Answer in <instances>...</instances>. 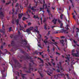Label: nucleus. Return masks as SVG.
<instances>
[{"mask_svg":"<svg viewBox=\"0 0 79 79\" xmlns=\"http://www.w3.org/2000/svg\"><path fill=\"white\" fill-rule=\"evenodd\" d=\"M59 66L60 67V70L59 69H57V73H60V74H58L57 75H54V78H55V79H58V77H59L60 76H63L64 77V79H66V77H64V76L66 75L67 76V79H69V74H65V75H64V73H61L64 71V70L63 69L62 67H61V62H59Z\"/></svg>","mask_w":79,"mask_h":79,"instance_id":"f257e3e1","label":"nucleus"},{"mask_svg":"<svg viewBox=\"0 0 79 79\" xmlns=\"http://www.w3.org/2000/svg\"><path fill=\"white\" fill-rule=\"evenodd\" d=\"M32 67V64L31 63H29V67L28 68H27L26 67H23V69H26L27 70V69L29 70V71H26V72L27 73H31V69L32 71H33V69L32 68H31Z\"/></svg>","mask_w":79,"mask_h":79,"instance_id":"f03ea898","label":"nucleus"},{"mask_svg":"<svg viewBox=\"0 0 79 79\" xmlns=\"http://www.w3.org/2000/svg\"><path fill=\"white\" fill-rule=\"evenodd\" d=\"M14 61L15 63V64L17 65V67H18V68H21V64H20V63L19 62L18 60L16 59H14Z\"/></svg>","mask_w":79,"mask_h":79,"instance_id":"7ed1b4c3","label":"nucleus"},{"mask_svg":"<svg viewBox=\"0 0 79 79\" xmlns=\"http://www.w3.org/2000/svg\"><path fill=\"white\" fill-rule=\"evenodd\" d=\"M2 30H0V32L4 33V31H5V27H4V25H3V24L2 25Z\"/></svg>","mask_w":79,"mask_h":79,"instance_id":"20e7f679","label":"nucleus"},{"mask_svg":"<svg viewBox=\"0 0 79 79\" xmlns=\"http://www.w3.org/2000/svg\"><path fill=\"white\" fill-rule=\"evenodd\" d=\"M35 29L34 31L36 32H37L38 34H39V33H40V32H39V31H38V29H37V27H35Z\"/></svg>","mask_w":79,"mask_h":79,"instance_id":"39448f33","label":"nucleus"},{"mask_svg":"<svg viewBox=\"0 0 79 79\" xmlns=\"http://www.w3.org/2000/svg\"><path fill=\"white\" fill-rule=\"evenodd\" d=\"M78 53H72V55H73V56H75V57H78Z\"/></svg>","mask_w":79,"mask_h":79,"instance_id":"423d86ee","label":"nucleus"},{"mask_svg":"<svg viewBox=\"0 0 79 79\" xmlns=\"http://www.w3.org/2000/svg\"><path fill=\"white\" fill-rule=\"evenodd\" d=\"M31 28H28L26 30V31L27 32H31V30H32V29H33V27H31Z\"/></svg>","mask_w":79,"mask_h":79,"instance_id":"0eeeda50","label":"nucleus"},{"mask_svg":"<svg viewBox=\"0 0 79 79\" xmlns=\"http://www.w3.org/2000/svg\"><path fill=\"white\" fill-rule=\"evenodd\" d=\"M22 42H25V44H24L23 45L25 44V45H27V41L26 40H22Z\"/></svg>","mask_w":79,"mask_h":79,"instance_id":"6e6552de","label":"nucleus"},{"mask_svg":"<svg viewBox=\"0 0 79 79\" xmlns=\"http://www.w3.org/2000/svg\"><path fill=\"white\" fill-rule=\"evenodd\" d=\"M2 10V8H0V10ZM1 16L2 17H4V15L3 14L2 12H0V16Z\"/></svg>","mask_w":79,"mask_h":79,"instance_id":"1a4fd4ad","label":"nucleus"},{"mask_svg":"<svg viewBox=\"0 0 79 79\" xmlns=\"http://www.w3.org/2000/svg\"><path fill=\"white\" fill-rule=\"evenodd\" d=\"M66 30H65L64 29H62L60 31V32H61V33H65V34H66Z\"/></svg>","mask_w":79,"mask_h":79,"instance_id":"9d476101","label":"nucleus"},{"mask_svg":"<svg viewBox=\"0 0 79 79\" xmlns=\"http://www.w3.org/2000/svg\"><path fill=\"white\" fill-rule=\"evenodd\" d=\"M57 21V19H54L52 21V22H53L54 24H56Z\"/></svg>","mask_w":79,"mask_h":79,"instance_id":"9b49d317","label":"nucleus"},{"mask_svg":"<svg viewBox=\"0 0 79 79\" xmlns=\"http://www.w3.org/2000/svg\"><path fill=\"white\" fill-rule=\"evenodd\" d=\"M10 37L11 38H13L15 40H17V37H16V36H13V35H12L10 36Z\"/></svg>","mask_w":79,"mask_h":79,"instance_id":"f8f14e48","label":"nucleus"},{"mask_svg":"<svg viewBox=\"0 0 79 79\" xmlns=\"http://www.w3.org/2000/svg\"><path fill=\"white\" fill-rule=\"evenodd\" d=\"M23 15V14L22 13L21 14H19V19H21V17H22V16Z\"/></svg>","mask_w":79,"mask_h":79,"instance_id":"ddd939ff","label":"nucleus"},{"mask_svg":"<svg viewBox=\"0 0 79 79\" xmlns=\"http://www.w3.org/2000/svg\"><path fill=\"white\" fill-rule=\"evenodd\" d=\"M12 11H10L9 12V14L10 15H13L14 14V9H12Z\"/></svg>","mask_w":79,"mask_h":79,"instance_id":"4468645a","label":"nucleus"},{"mask_svg":"<svg viewBox=\"0 0 79 79\" xmlns=\"http://www.w3.org/2000/svg\"><path fill=\"white\" fill-rule=\"evenodd\" d=\"M19 58H20V59H23V60H24V56L21 55L20 56H19Z\"/></svg>","mask_w":79,"mask_h":79,"instance_id":"2eb2a0df","label":"nucleus"},{"mask_svg":"<svg viewBox=\"0 0 79 79\" xmlns=\"http://www.w3.org/2000/svg\"><path fill=\"white\" fill-rule=\"evenodd\" d=\"M11 46H14L15 45V41L13 40H12L11 41Z\"/></svg>","mask_w":79,"mask_h":79,"instance_id":"dca6fc26","label":"nucleus"},{"mask_svg":"<svg viewBox=\"0 0 79 79\" xmlns=\"http://www.w3.org/2000/svg\"><path fill=\"white\" fill-rule=\"evenodd\" d=\"M38 60H40V61H41V63H42V64H44V60H43L42 59H41V58L39 57H38Z\"/></svg>","mask_w":79,"mask_h":79,"instance_id":"f3484780","label":"nucleus"},{"mask_svg":"<svg viewBox=\"0 0 79 79\" xmlns=\"http://www.w3.org/2000/svg\"><path fill=\"white\" fill-rule=\"evenodd\" d=\"M44 6H46V8H47V5L46 4H45V5H44V4L43 5V8H40V10H44Z\"/></svg>","mask_w":79,"mask_h":79,"instance_id":"a211bd4d","label":"nucleus"},{"mask_svg":"<svg viewBox=\"0 0 79 79\" xmlns=\"http://www.w3.org/2000/svg\"><path fill=\"white\" fill-rule=\"evenodd\" d=\"M1 54H3V53L2 52V51L0 50V60H2V58L1 57Z\"/></svg>","mask_w":79,"mask_h":79,"instance_id":"6ab92c4d","label":"nucleus"},{"mask_svg":"<svg viewBox=\"0 0 79 79\" xmlns=\"http://www.w3.org/2000/svg\"><path fill=\"white\" fill-rule=\"evenodd\" d=\"M26 58L27 60H29V59L30 60H31L32 58H31V57L30 56H26Z\"/></svg>","mask_w":79,"mask_h":79,"instance_id":"aec40b11","label":"nucleus"},{"mask_svg":"<svg viewBox=\"0 0 79 79\" xmlns=\"http://www.w3.org/2000/svg\"><path fill=\"white\" fill-rule=\"evenodd\" d=\"M38 72L39 73L40 76H41L42 77H44V75L41 74V73H40V71H39V70H38Z\"/></svg>","mask_w":79,"mask_h":79,"instance_id":"412c9836","label":"nucleus"},{"mask_svg":"<svg viewBox=\"0 0 79 79\" xmlns=\"http://www.w3.org/2000/svg\"><path fill=\"white\" fill-rule=\"evenodd\" d=\"M73 41L74 44H76V45H77L78 47H79V45L77 44V41H76L74 40H73Z\"/></svg>","mask_w":79,"mask_h":79,"instance_id":"4be33fe9","label":"nucleus"},{"mask_svg":"<svg viewBox=\"0 0 79 79\" xmlns=\"http://www.w3.org/2000/svg\"><path fill=\"white\" fill-rule=\"evenodd\" d=\"M53 44H54V45H55V46H56V47H58V45H58V43L57 42H55L54 43H53Z\"/></svg>","mask_w":79,"mask_h":79,"instance_id":"5701e85b","label":"nucleus"},{"mask_svg":"<svg viewBox=\"0 0 79 79\" xmlns=\"http://www.w3.org/2000/svg\"><path fill=\"white\" fill-rule=\"evenodd\" d=\"M44 42L46 45V44H47L48 42V41H47V40H45L44 41Z\"/></svg>","mask_w":79,"mask_h":79,"instance_id":"b1692460","label":"nucleus"},{"mask_svg":"<svg viewBox=\"0 0 79 79\" xmlns=\"http://www.w3.org/2000/svg\"><path fill=\"white\" fill-rule=\"evenodd\" d=\"M19 5L18 4V3H17L15 5V8H17V10H19V7L18 6Z\"/></svg>","mask_w":79,"mask_h":79,"instance_id":"393cba45","label":"nucleus"},{"mask_svg":"<svg viewBox=\"0 0 79 79\" xmlns=\"http://www.w3.org/2000/svg\"><path fill=\"white\" fill-rule=\"evenodd\" d=\"M20 74H21V75H22V76H26V75H27V74H23L22 73V71H21V70H20Z\"/></svg>","mask_w":79,"mask_h":79,"instance_id":"a878e982","label":"nucleus"},{"mask_svg":"<svg viewBox=\"0 0 79 79\" xmlns=\"http://www.w3.org/2000/svg\"><path fill=\"white\" fill-rule=\"evenodd\" d=\"M15 22L17 23V25L19 24V19H17L15 20Z\"/></svg>","mask_w":79,"mask_h":79,"instance_id":"bb28decb","label":"nucleus"},{"mask_svg":"<svg viewBox=\"0 0 79 79\" xmlns=\"http://www.w3.org/2000/svg\"><path fill=\"white\" fill-rule=\"evenodd\" d=\"M60 43H61L62 44V45H64V44H63V43H64V40H60Z\"/></svg>","mask_w":79,"mask_h":79,"instance_id":"cd10ccee","label":"nucleus"},{"mask_svg":"<svg viewBox=\"0 0 79 79\" xmlns=\"http://www.w3.org/2000/svg\"><path fill=\"white\" fill-rule=\"evenodd\" d=\"M63 14H61L60 16V19H63Z\"/></svg>","mask_w":79,"mask_h":79,"instance_id":"c85d7f7f","label":"nucleus"},{"mask_svg":"<svg viewBox=\"0 0 79 79\" xmlns=\"http://www.w3.org/2000/svg\"><path fill=\"white\" fill-rule=\"evenodd\" d=\"M70 1L71 2V3H72V5L73 7H73H74V5L73 4V0H70Z\"/></svg>","mask_w":79,"mask_h":79,"instance_id":"c756f323","label":"nucleus"},{"mask_svg":"<svg viewBox=\"0 0 79 79\" xmlns=\"http://www.w3.org/2000/svg\"><path fill=\"white\" fill-rule=\"evenodd\" d=\"M53 59H52V61H51V63H52V64L54 65L55 66V63H53Z\"/></svg>","mask_w":79,"mask_h":79,"instance_id":"7c9ffc66","label":"nucleus"},{"mask_svg":"<svg viewBox=\"0 0 79 79\" xmlns=\"http://www.w3.org/2000/svg\"><path fill=\"white\" fill-rule=\"evenodd\" d=\"M22 77L23 79H27V78L26 77H25L23 75H22Z\"/></svg>","mask_w":79,"mask_h":79,"instance_id":"2f4dec72","label":"nucleus"},{"mask_svg":"<svg viewBox=\"0 0 79 79\" xmlns=\"http://www.w3.org/2000/svg\"><path fill=\"white\" fill-rule=\"evenodd\" d=\"M44 26V29L46 30L47 29V24L45 23V25Z\"/></svg>","mask_w":79,"mask_h":79,"instance_id":"473e14b6","label":"nucleus"},{"mask_svg":"<svg viewBox=\"0 0 79 79\" xmlns=\"http://www.w3.org/2000/svg\"><path fill=\"white\" fill-rule=\"evenodd\" d=\"M47 21V18H45L43 20V23H45V22H46Z\"/></svg>","mask_w":79,"mask_h":79,"instance_id":"72a5a7b5","label":"nucleus"},{"mask_svg":"<svg viewBox=\"0 0 79 79\" xmlns=\"http://www.w3.org/2000/svg\"><path fill=\"white\" fill-rule=\"evenodd\" d=\"M58 22L59 23V24H61V21L60 20V19H58Z\"/></svg>","mask_w":79,"mask_h":79,"instance_id":"f704fd0d","label":"nucleus"},{"mask_svg":"<svg viewBox=\"0 0 79 79\" xmlns=\"http://www.w3.org/2000/svg\"><path fill=\"white\" fill-rule=\"evenodd\" d=\"M63 25V23H61V24H60V28H62Z\"/></svg>","mask_w":79,"mask_h":79,"instance_id":"c9c22d12","label":"nucleus"},{"mask_svg":"<svg viewBox=\"0 0 79 79\" xmlns=\"http://www.w3.org/2000/svg\"><path fill=\"white\" fill-rule=\"evenodd\" d=\"M26 47H27V48L28 49V50H30V46H26Z\"/></svg>","mask_w":79,"mask_h":79,"instance_id":"e433bc0d","label":"nucleus"},{"mask_svg":"<svg viewBox=\"0 0 79 79\" xmlns=\"http://www.w3.org/2000/svg\"><path fill=\"white\" fill-rule=\"evenodd\" d=\"M11 29H12V27H10L9 28V32H11Z\"/></svg>","mask_w":79,"mask_h":79,"instance_id":"4c0bfd02","label":"nucleus"},{"mask_svg":"<svg viewBox=\"0 0 79 79\" xmlns=\"http://www.w3.org/2000/svg\"><path fill=\"white\" fill-rule=\"evenodd\" d=\"M26 19H27V18H26L25 17H23V21H25Z\"/></svg>","mask_w":79,"mask_h":79,"instance_id":"58836bf2","label":"nucleus"},{"mask_svg":"<svg viewBox=\"0 0 79 79\" xmlns=\"http://www.w3.org/2000/svg\"><path fill=\"white\" fill-rule=\"evenodd\" d=\"M47 11L48 13L49 14L50 12V10H48V8H47Z\"/></svg>","mask_w":79,"mask_h":79,"instance_id":"ea45409f","label":"nucleus"},{"mask_svg":"<svg viewBox=\"0 0 79 79\" xmlns=\"http://www.w3.org/2000/svg\"><path fill=\"white\" fill-rule=\"evenodd\" d=\"M50 34V31H49L48 33V34L47 35H49Z\"/></svg>","mask_w":79,"mask_h":79,"instance_id":"a19ab883","label":"nucleus"},{"mask_svg":"<svg viewBox=\"0 0 79 79\" xmlns=\"http://www.w3.org/2000/svg\"><path fill=\"white\" fill-rule=\"evenodd\" d=\"M11 3V1H10L9 2L6 3V5H9V3Z\"/></svg>","mask_w":79,"mask_h":79,"instance_id":"79ce46f5","label":"nucleus"},{"mask_svg":"<svg viewBox=\"0 0 79 79\" xmlns=\"http://www.w3.org/2000/svg\"><path fill=\"white\" fill-rule=\"evenodd\" d=\"M40 19V20H41V24H42V18L41 17Z\"/></svg>","mask_w":79,"mask_h":79,"instance_id":"37998d69","label":"nucleus"},{"mask_svg":"<svg viewBox=\"0 0 79 79\" xmlns=\"http://www.w3.org/2000/svg\"><path fill=\"white\" fill-rule=\"evenodd\" d=\"M73 18H74V19L75 20H76V17L75 16V15H74L73 16Z\"/></svg>","mask_w":79,"mask_h":79,"instance_id":"c03bdc74","label":"nucleus"},{"mask_svg":"<svg viewBox=\"0 0 79 79\" xmlns=\"http://www.w3.org/2000/svg\"><path fill=\"white\" fill-rule=\"evenodd\" d=\"M49 73V71H48L47 72V74H48V75H49V76H51L50 75V73Z\"/></svg>","mask_w":79,"mask_h":79,"instance_id":"a18cd8bd","label":"nucleus"},{"mask_svg":"<svg viewBox=\"0 0 79 79\" xmlns=\"http://www.w3.org/2000/svg\"><path fill=\"white\" fill-rule=\"evenodd\" d=\"M31 10H33L34 11H34H35V9H34V7H32L31 8Z\"/></svg>","mask_w":79,"mask_h":79,"instance_id":"49530a36","label":"nucleus"},{"mask_svg":"<svg viewBox=\"0 0 79 79\" xmlns=\"http://www.w3.org/2000/svg\"><path fill=\"white\" fill-rule=\"evenodd\" d=\"M17 73L18 76H19V73L18 72H16Z\"/></svg>","mask_w":79,"mask_h":79,"instance_id":"de8ad7c7","label":"nucleus"},{"mask_svg":"<svg viewBox=\"0 0 79 79\" xmlns=\"http://www.w3.org/2000/svg\"><path fill=\"white\" fill-rule=\"evenodd\" d=\"M44 37L45 38H46V39H45V40H47L48 39V37H47V36H45Z\"/></svg>","mask_w":79,"mask_h":79,"instance_id":"09e8293b","label":"nucleus"},{"mask_svg":"<svg viewBox=\"0 0 79 79\" xmlns=\"http://www.w3.org/2000/svg\"><path fill=\"white\" fill-rule=\"evenodd\" d=\"M3 46L2 45L1 47L0 48V49H1V50H3Z\"/></svg>","mask_w":79,"mask_h":79,"instance_id":"8fccbe9b","label":"nucleus"},{"mask_svg":"<svg viewBox=\"0 0 79 79\" xmlns=\"http://www.w3.org/2000/svg\"><path fill=\"white\" fill-rule=\"evenodd\" d=\"M1 2H3V3H5V1L4 0H1Z\"/></svg>","mask_w":79,"mask_h":79,"instance_id":"3c124183","label":"nucleus"},{"mask_svg":"<svg viewBox=\"0 0 79 79\" xmlns=\"http://www.w3.org/2000/svg\"><path fill=\"white\" fill-rule=\"evenodd\" d=\"M29 8H31V4H30L29 6H28Z\"/></svg>","mask_w":79,"mask_h":79,"instance_id":"603ef678","label":"nucleus"},{"mask_svg":"<svg viewBox=\"0 0 79 79\" xmlns=\"http://www.w3.org/2000/svg\"><path fill=\"white\" fill-rule=\"evenodd\" d=\"M45 60H46L47 61H49V59H45Z\"/></svg>","mask_w":79,"mask_h":79,"instance_id":"864d4df0","label":"nucleus"},{"mask_svg":"<svg viewBox=\"0 0 79 79\" xmlns=\"http://www.w3.org/2000/svg\"><path fill=\"white\" fill-rule=\"evenodd\" d=\"M39 53H40V55H42V53H43V52H39Z\"/></svg>","mask_w":79,"mask_h":79,"instance_id":"5fc2aeb1","label":"nucleus"},{"mask_svg":"<svg viewBox=\"0 0 79 79\" xmlns=\"http://www.w3.org/2000/svg\"><path fill=\"white\" fill-rule=\"evenodd\" d=\"M66 58L67 60H69V57L67 56V57Z\"/></svg>","mask_w":79,"mask_h":79,"instance_id":"6e6d98bb","label":"nucleus"},{"mask_svg":"<svg viewBox=\"0 0 79 79\" xmlns=\"http://www.w3.org/2000/svg\"><path fill=\"white\" fill-rule=\"evenodd\" d=\"M60 38H61V39H63L64 38V36H61Z\"/></svg>","mask_w":79,"mask_h":79,"instance_id":"4d7b16f0","label":"nucleus"},{"mask_svg":"<svg viewBox=\"0 0 79 79\" xmlns=\"http://www.w3.org/2000/svg\"><path fill=\"white\" fill-rule=\"evenodd\" d=\"M38 47H40V48H42V47H41V46H40V44L39 45L38 44Z\"/></svg>","mask_w":79,"mask_h":79,"instance_id":"13d9d810","label":"nucleus"},{"mask_svg":"<svg viewBox=\"0 0 79 79\" xmlns=\"http://www.w3.org/2000/svg\"><path fill=\"white\" fill-rule=\"evenodd\" d=\"M52 10H55V8L53 7H52Z\"/></svg>","mask_w":79,"mask_h":79,"instance_id":"bf43d9fd","label":"nucleus"},{"mask_svg":"<svg viewBox=\"0 0 79 79\" xmlns=\"http://www.w3.org/2000/svg\"><path fill=\"white\" fill-rule=\"evenodd\" d=\"M55 47H53L52 50L53 51V52L55 51Z\"/></svg>","mask_w":79,"mask_h":79,"instance_id":"052dcab7","label":"nucleus"},{"mask_svg":"<svg viewBox=\"0 0 79 79\" xmlns=\"http://www.w3.org/2000/svg\"><path fill=\"white\" fill-rule=\"evenodd\" d=\"M36 18H38V20L40 19L39 18V17H38V16H36Z\"/></svg>","mask_w":79,"mask_h":79,"instance_id":"680f3d73","label":"nucleus"},{"mask_svg":"<svg viewBox=\"0 0 79 79\" xmlns=\"http://www.w3.org/2000/svg\"><path fill=\"white\" fill-rule=\"evenodd\" d=\"M56 27V26H52V29H53V28H54V27Z\"/></svg>","mask_w":79,"mask_h":79,"instance_id":"e2e57ef3","label":"nucleus"},{"mask_svg":"<svg viewBox=\"0 0 79 79\" xmlns=\"http://www.w3.org/2000/svg\"><path fill=\"white\" fill-rule=\"evenodd\" d=\"M31 24V23H28V26H30Z\"/></svg>","mask_w":79,"mask_h":79,"instance_id":"0e129e2a","label":"nucleus"},{"mask_svg":"<svg viewBox=\"0 0 79 79\" xmlns=\"http://www.w3.org/2000/svg\"><path fill=\"white\" fill-rule=\"evenodd\" d=\"M12 23L13 24L14 23V20H12Z\"/></svg>","mask_w":79,"mask_h":79,"instance_id":"69168bd1","label":"nucleus"},{"mask_svg":"<svg viewBox=\"0 0 79 79\" xmlns=\"http://www.w3.org/2000/svg\"><path fill=\"white\" fill-rule=\"evenodd\" d=\"M31 62V63H33L34 62V60H31L30 61Z\"/></svg>","mask_w":79,"mask_h":79,"instance_id":"338daca9","label":"nucleus"},{"mask_svg":"<svg viewBox=\"0 0 79 79\" xmlns=\"http://www.w3.org/2000/svg\"><path fill=\"white\" fill-rule=\"evenodd\" d=\"M52 42H55V40H54L52 39Z\"/></svg>","mask_w":79,"mask_h":79,"instance_id":"774afa93","label":"nucleus"}]
</instances>
